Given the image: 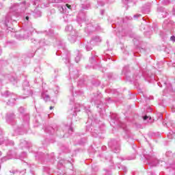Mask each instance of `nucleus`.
<instances>
[{"label": "nucleus", "instance_id": "7", "mask_svg": "<svg viewBox=\"0 0 175 175\" xmlns=\"http://www.w3.org/2000/svg\"><path fill=\"white\" fill-rule=\"evenodd\" d=\"M26 20H29V17L26 16Z\"/></svg>", "mask_w": 175, "mask_h": 175}, {"label": "nucleus", "instance_id": "1", "mask_svg": "<svg viewBox=\"0 0 175 175\" xmlns=\"http://www.w3.org/2000/svg\"><path fill=\"white\" fill-rule=\"evenodd\" d=\"M148 118H149V120H151V116H145L143 117L144 121H146V120H148Z\"/></svg>", "mask_w": 175, "mask_h": 175}, {"label": "nucleus", "instance_id": "6", "mask_svg": "<svg viewBox=\"0 0 175 175\" xmlns=\"http://www.w3.org/2000/svg\"><path fill=\"white\" fill-rule=\"evenodd\" d=\"M46 100H47V99L50 98V97L49 96H46Z\"/></svg>", "mask_w": 175, "mask_h": 175}, {"label": "nucleus", "instance_id": "4", "mask_svg": "<svg viewBox=\"0 0 175 175\" xmlns=\"http://www.w3.org/2000/svg\"><path fill=\"white\" fill-rule=\"evenodd\" d=\"M53 109H54V107L51 106V107H50V110H53Z\"/></svg>", "mask_w": 175, "mask_h": 175}, {"label": "nucleus", "instance_id": "5", "mask_svg": "<svg viewBox=\"0 0 175 175\" xmlns=\"http://www.w3.org/2000/svg\"><path fill=\"white\" fill-rule=\"evenodd\" d=\"M42 98H44V99H46V96H44V94H42Z\"/></svg>", "mask_w": 175, "mask_h": 175}, {"label": "nucleus", "instance_id": "2", "mask_svg": "<svg viewBox=\"0 0 175 175\" xmlns=\"http://www.w3.org/2000/svg\"><path fill=\"white\" fill-rule=\"evenodd\" d=\"M170 40H172V42H175V36H173L170 38Z\"/></svg>", "mask_w": 175, "mask_h": 175}, {"label": "nucleus", "instance_id": "3", "mask_svg": "<svg viewBox=\"0 0 175 175\" xmlns=\"http://www.w3.org/2000/svg\"><path fill=\"white\" fill-rule=\"evenodd\" d=\"M67 8H68V9H70V5H69L68 4H66Z\"/></svg>", "mask_w": 175, "mask_h": 175}]
</instances>
